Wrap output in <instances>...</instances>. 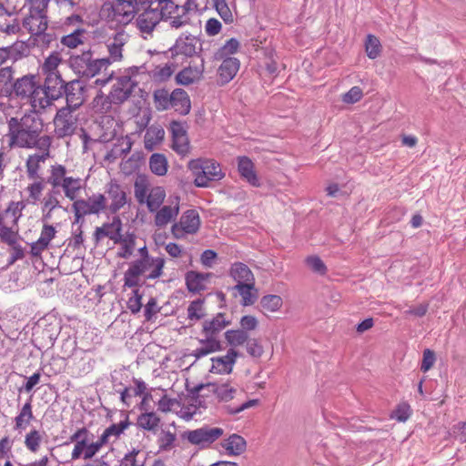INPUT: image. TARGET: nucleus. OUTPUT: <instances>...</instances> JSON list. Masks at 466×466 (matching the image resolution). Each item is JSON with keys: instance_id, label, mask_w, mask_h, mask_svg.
<instances>
[{"instance_id": "1", "label": "nucleus", "mask_w": 466, "mask_h": 466, "mask_svg": "<svg viewBox=\"0 0 466 466\" xmlns=\"http://www.w3.org/2000/svg\"><path fill=\"white\" fill-rule=\"evenodd\" d=\"M41 111L32 110L21 117L14 116L7 121V133L9 147L32 149L42 146L44 139L52 143L53 138L43 135L44 120L38 115Z\"/></svg>"}, {"instance_id": "2", "label": "nucleus", "mask_w": 466, "mask_h": 466, "mask_svg": "<svg viewBox=\"0 0 466 466\" xmlns=\"http://www.w3.org/2000/svg\"><path fill=\"white\" fill-rule=\"evenodd\" d=\"M139 258L132 261L124 273V287L137 288L142 282L154 280L163 275L166 261L161 257H153L146 246L138 249Z\"/></svg>"}, {"instance_id": "3", "label": "nucleus", "mask_w": 466, "mask_h": 466, "mask_svg": "<svg viewBox=\"0 0 466 466\" xmlns=\"http://www.w3.org/2000/svg\"><path fill=\"white\" fill-rule=\"evenodd\" d=\"M15 95L21 100H26L33 110L43 111L49 107L56 97L49 95V88L42 86L36 76H24L13 85Z\"/></svg>"}, {"instance_id": "4", "label": "nucleus", "mask_w": 466, "mask_h": 466, "mask_svg": "<svg viewBox=\"0 0 466 466\" xmlns=\"http://www.w3.org/2000/svg\"><path fill=\"white\" fill-rule=\"evenodd\" d=\"M47 182L54 189L62 188L64 196L73 203L78 198L84 188L82 178L67 176V169L62 164L50 166Z\"/></svg>"}, {"instance_id": "5", "label": "nucleus", "mask_w": 466, "mask_h": 466, "mask_svg": "<svg viewBox=\"0 0 466 466\" xmlns=\"http://www.w3.org/2000/svg\"><path fill=\"white\" fill-rule=\"evenodd\" d=\"M198 187H208L211 181H218L225 177L220 164L212 158L191 159L187 164Z\"/></svg>"}, {"instance_id": "6", "label": "nucleus", "mask_w": 466, "mask_h": 466, "mask_svg": "<svg viewBox=\"0 0 466 466\" xmlns=\"http://www.w3.org/2000/svg\"><path fill=\"white\" fill-rule=\"evenodd\" d=\"M25 205L22 202L10 201L5 209L0 208V240L5 244H14L19 237L18 221L23 215Z\"/></svg>"}, {"instance_id": "7", "label": "nucleus", "mask_w": 466, "mask_h": 466, "mask_svg": "<svg viewBox=\"0 0 466 466\" xmlns=\"http://www.w3.org/2000/svg\"><path fill=\"white\" fill-rule=\"evenodd\" d=\"M134 195L139 204H146L150 213L164 205L167 197L164 187L151 186L146 177H138L136 179Z\"/></svg>"}, {"instance_id": "8", "label": "nucleus", "mask_w": 466, "mask_h": 466, "mask_svg": "<svg viewBox=\"0 0 466 466\" xmlns=\"http://www.w3.org/2000/svg\"><path fill=\"white\" fill-rule=\"evenodd\" d=\"M93 434L86 428L77 429L70 437V441L75 442L71 452L72 460H91L102 449L99 438L96 441H91Z\"/></svg>"}, {"instance_id": "9", "label": "nucleus", "mask_w": 466, "mask_h": 466, "mask_svg": "<svg viewBox=\"0 0 466 466\" xmlns=\"http://www.w3.org/2000/svg\"><path fill=\"white\" fill-rule=\"evenodd\" d=\"M52 143L44 139L42 146L36 147L39 152L29 154L25 159V167L28 179H44L42 177L43 165L51 157Z\"/></svg>"}, {"instance_id": "10", "label": "nucleus", "mask_w": 466, "mask_h": 466, "mask_svg": "<svg viewBox=\"0 0 466 466\" xmlns=\"http://www.w3.org/2000/svg\"><path fill=\"white\" fill-rule=\"evenodd\" d=\"M72 210L76 221L88 215H98L102 212H106L105 195L96 193L86 199L77 198L72 204Z\"/></svg>"}, {"instance_id": "11", "label": "nucleus", "mask_w": 466, "mask_h": 466, "mask_svg": "<svg viewBox=\"0 0 466 466\" xmlns=\"http://www.w3.org/2000/svg\"><path fill=\"white\" fill-rule=\"evenodd\" d=\"M201 226V219L198 210L187 209L184 211L179 220L171 226V234L177 239H182L187 235L196 234Z\"/></svg>"}, {"instance_id": "12", "label": "nucleus", "mask_w": 466, "mask_h": 466, "mask_svg": "<svg viewBox=\"0 0 466 466\" xmlns=\"http://www.w3.org/2000/svg\"><path fill=\"white\" fill-rule=\"evenodd\" d=\"M64 60L61 53L57 51L51 52L44 60L40 66L42 74L45 76V86L50 89L57 85L63 86L64 80L59 71V66Z\"/></svg>"}, {"instance_id": "13", "label": "nucleus", "mask_w": 466, "mask_h": 466, "mask_svg": "<svg viewBox=\"0 0 466 466\" xmlns=\"http://www.w3.org/2000/svg\"><path fill=\"white\" fill-rule=\"evenodd\" d=\"M42 222H53L60 218V214H66L67 209L61 205L60 193L56 190H49L40 202Z\"/></svg>"}, {"instance_id": "14", "label": "nucleus", "mask_w": 466, "mask_h": 466, "mask_svg": "<svg viewBox=\"0 0 466 466\" xmlns=\"http://www.w3.org/2000/svg\"><path fill=\"white\" fill-rule=\"evenodd\" d=\"M180 211V197L170 196L166 202L154 210V225L157 228H165L168 224L177 222L176 219Z\"/></svg>"}, {"instance_id": "15", "label": "nucleus", "mask_w": 466, "mask_h": 466, "mask_svg": "<svg viewBox=\"0 0 466 466\" xmlns=\"http://www.w3.org/2000/svg\"><path fill=\"white\" fill-rule=\"evenodd\" d=\"M76 109L64 106L57 110L54 117L55 132L58 137L72 136L77 128Z\"/></svg>"}, {"instance_id": "16", "label": "nucleus", "mask_w": 466, "mask_h": 466, "mask_svg": "<svg viewBox=\"0 0 466 466\" xmlns=\"http://www.w3.org/2000/svg\"><path fill=\"white\" fill-rule=\"evenodd\" d=\"M106 211L116 214L127 203V194L121 185L111 180L105 190Z\"/></svg>"}, {"instance_id": "17", "label": "nucleus", "mask_w": 466, "mask_h": 466, "mask_svg": "<svg viewBox=\"0 0 466 466\" xmlns=\"http://www.w3.org/2000/svg\"><path fill=\"white\" fill-rule=\"evenodd\" d=\"M157 9L163 17V20L169 21L172 28H180L183 26L184 9L180 7L177 0H157Z\"/></svg>"}, {"instance_id": "18", "label": "nucleus", "mask_w": 466, "mask_h": 466, "mask_svg": "<svg viewBox=\"0 0 466 466\" xmlns=\"http://www.w3.org/2000/svg\"><path fill=\"white\" fill-rule=\"evenodd\" d=\"M57 229L51 222H43L39 238L30 244V254L33 258H41L44 251L51 247L52 240L56 237Z\"/></svg>"}, {"instance_id": "19", "label": "nucleus", "mask_w": 466, "mask_h": 466, "mask_svg": "<svg viewBox=\"0 0 466 466\" xmlns=\"http://www.w3.org/2000/svg\"><path fill=\"white\" fill-rule=\"evenodd\" d=\"M136 86L137 82L130 76L118 77L109 93L110 100L116 105L124 103L131 96Z\"/></svg>"}, {"instance_id": "20", "label": "nucleus", "mask_w": 466, "mask_h": 466, "mask_svg": "<svg viewBox=\"0 0 466 466\" xmlns=\"http://www.w3.org/2000/svg\"><path fill=\"white\" fill-rule=\"evenodd\" d=\"M47 10H34L29 8V14L23 20V26L32 35H39L47 28Z\"/></svg>"}, {"instance_id": "21", "label": "nucleus", "mask_w": 466, "mask_h": 466, "mask_svg": "<svg viewBox=\"0 0 466 466\" xmlns=\"http://www.w3.org/2000/svg\"><path fill=\"white\" fill-rule=\"evenodd\" d=\"M238 357V352L231 348L225 355L211 358L209 372L214 374H230Z\"/></svg>"}, {"instance_id": "22", "label": "nucleus", "mask_w": 466, "mask_h": 466, "mask_svg": "<svg viewBox=\"0 0 466 466\" xmlns=\"http://www.w3.org/2000/svg\"><path fill=\"white\" fill-rule=\"evenodd\" d=\"M186 434L187 439L190 443L206 446L220 438L223 435V430L221 428L203 427L194 431H189Z\"/></svg>"}, {"instance_id": "23", "label": "nucleus", "mask_w": 466, "mask_h": 466, "mask_svg": "<svg viewBox=\"0 0 466 466\" xmlns=\"http://www.w3.org/2000/svg\"><path fill=\"white\" fill-rule=\"evenodd\" d=\"M170 131L172 135V149L180 156H187L189 153L190 146L183 124L177 121L171 122Z\"/></svg>"}, {"instance_id": "24", "label": "nucleus", "mask_w": 466, "mask_h": 466, "mask_svg": "<svg viewBox=\"0 0 466 466\" xmlns=\"http://www.w3.org/2000/svg\"><path fill=\"white\" fill-rule=\"evenodd\" d=\"M66 107L79 108L86 100L85 86L79 80H73L64 85Z\"/></svg>"}, {"instance_id": "25", "label": "nucleus", "mask_w": 466, "mask_h": 466, "mask_svg": "<svg viewBox=\"0 0 466 466\" xmlns=\"http://www.w3.org/2000/svg\"><path fill=\"white\" fill-rule=\"evenodd\" d=\"M240 67V62L236 57L222 58L218 68L217 84L223 86L234 79Z\"/></svg>"}, {"instance_id": "26", "label": "nucleus", "mask_w": 466, "mask_h": 466, "mask_svg": "<svg viewBox=\"0 0 466 466\" xmlns=\"http://www.w3.org/2000/svg\"><path fill=\"white\" fill-rule=\"evenodd\" d=\"M137 12V0H116L113 5L114 17L119 23H129Z\"/></svg>"}, {"instance_id": "27", "label": "nucleus", "mask_w": 466, "mask_h": 466, "mask_svg": "<svg viewBox=\"0 0 466 466\" xmlns=\"http://www.w3.org/2000/svg\"><path fill=\"white\" fill-rule=\"evenodd\" d=\"M205 71V61L200 58L198 64L189 65L176 76V81L179 85L187 86L201 79Z\"/></svg>"}, {"instance_id": "28", "label": "nucleus", "mask_w": 466, "mask_h": 466, "mask_svg": "<svg viewBox=\"0 0 466 466\" xmlns=\"http://www.w3.org/2000/svg\"><path fill=\"white\" fill-rule=\"evenodd\" d=\"M127 41V35L124 31L116 33L113 37L107 40L106 47L109 56L105 59H107L110 65L123 59V47Z\"/></svg>"}, {"instance_id": "29", "label": "nucleus", "mask_w": 466, "mask_h": 466, "mask_svg": "<svg viewBox=\"0 0 466 466\" xmlns=\"http://www.w3.org/2000/svg\"><path fill=\"white\" fill-rule=\"evenodd\" d=\"M121 230V219L118 217H115L111 223L104 224L102 227L96 228L94 233L95 241L98 243L104 238H108L114 243H117V240H120Z\"/></svg>"}, {"instance_id": "30", "label": "nucleus", "mask_w": 466, "mask_h": 466, "mask_svg": "<svg viewBox=\"0 0 466 466\" xmlns=\"http://www.w3.org/2000/svg\"><path fill=\"white\" fill-rule=\"evenodd\" d=\"M237 162L240 177L252 187H259V178L256 173L255 165L252 160L246 156H242L237 158Z\"/></svg>"}, {"instance_id": "31", "label": "nucleus", "mask_w": 466, "mask_h": 466, "mask_svg": "<svg viewBox=\"0 0 466 466\" xmlns=\"http://www.w3.org/2000/svg\"><path fill=\"white\" fill-rule=\"evenodd\" d=\"M32 182L28 183L25 188V198L20 200L25 205H37L43 198V194L46 188V182L44 179H31Z\"/></svg>"}, {"instance_id": "32", "label": "nucleus", "mask_w": 466, "mask_h": 466, "mask_svg": "<svg viewBox=\"0 0 466 466\" xmlns=\"http://www.w3.org/2000/svg\"><path fill=\"white\" fill-rule=\"evenodd\" d=\"M210 386L212 387V392L220 401L228 402L233 400L238 392L237 383L231 380L212 383Z\"/></svg>"}, {"instance_id": "33", "label": "nucleus", "mask_w": 466, "mask_h": 466, "mask_svg": "<svg viewBox=\"0 0 466 466\" xmlns=\"http://www.w3.org/2000/svg\"><path fill=\"white\" fill-rule=\"evenodd\" d=\"M160 20H163V17L157 7H148L138 15L137 24L140 31L151 33Z\"/></svg>"}, {"instance_id": "34", "label": "nucleus", "mask_w": 466, "mask_h": 466, "mask_svg": "<svg viewBox=\"0 0 466 466\" xmlns=\"http://www.w3.org/2000/svg\"><path fill=\"white\" fill-rule=\"evenodd\" d=\"M197 40L194 37H180L170 49L171 56L192 57L197 54Z\"/></svg>"}, {"instance_id": "35", "label": "nucleus", "mask_w": 466, "mask_h": 466, "mask_svg": "<svg viewBox=\"0 0 466 466\" xmlns=\"http://www.w3.org/2000/svg\"><path fill=\"white\" fill-rule=\"evenodd\" d=\"M129 425L130 422L128 417H127L125 420H122L119 423H114L107 427L98 437L102 446L104 447L117 441Z\"/></svg>"}, {"instance_id": "36", "label": "nucleus", "mask_w": 466, "mask_h": 466, "mask_svg": "<svg viewBox=\"0 0 466 466\" xmlns=\"http://www.w3.org/2000/svg\"><path fill=\"white\" fill-rule=\"evenodd\" d=\"M230 324L227 319L226 314L218 313L213 319L205 320L202 325V333L204 336L218 338V335Z\"/></svg>"}, {"instance_id": "37", "label": "nucleus", "mask_w": 466, "mask_h": 466, "mask_svg": "<svg viewBox=\"0 0 466 466\" xmlns=\"http://www.w3.org/2000/svg\"><path fill=\"white\" fill-rule=\"evenodd\" d=\"M229 276L237 284H245L247 282H255V277L250 268L242 262H235L231 265L228 272Z\"/></svg>"}, {"instance_id": "38", "label": "nucleus", "mask_w": 466, "mask_h": 466, "mask_svg": "<svg viewBox=\"0 0 466 466\" xmlns=\"http://www.w3.org/2000/svg\"><path fill=\"white\" fill-rule=\"evenodd\" d=\"M222 344L216 337L205 336V339H199V346L194 350V356L197 359L205 357L208 354L221 350Z\"/></svg>"}, {"instance_id": "39", "label": "nucleus", "mask_w": 466, "mask_h": 466, "mask_svg": "<svg viewBox=\"0 0 466 466\" xmlns=\"http://www.w3.org/2000/svg\"><path fill=\"white\" fill-rule=\"evenodd\" d=\"M175 111L180 115H187L190 111V99L187 93L181 89L177 88L171 93V106Z\"/></svg>"}, {"instance_id": "40", "label": "nucleus", "mask_w": 466, "mask_h": 466, "mask_svg": "<svg viewBox=\"0 0 466 466\" xmlns=\"http://www.w3.org/2000/svg\"><path fill=\"white\" fill-rule=\"evenodd\" d=\"M210 276V273L188 271L185 277L187 289L193 293H198L206 289V282Z\"/></svg>"}, {"instance_id": "41", "label": "nucleus", "mask_w": 466, "mask_h": 466, "mask_svg": "<svg viewBox=\"0 0 466 466\" xmlns=\"http://www.w3.org/2000/svg\"><path fill=\"white\" fill-rule=\"evenodd\" d=\"M165 137V130L160 126H150L147 128L144 136L145 148L148 151L154 150L162 143Z\"/></svg>"}, {"instance_id": "42", "label": "nucleus", "mask_w": 466, "mask_h": 466, "mask_svg": "<svg viewBox=\"0 0 466 466\" xmlns=\"http://www.w3.org/2000/svg\"><path fill=\"white\" fill-rule=\"evenodd\" d=\"M92 56L90 50L84 51L80 55L72 56L69 58L70 67L76 75L85 77Z\"/></svg>"}, {"instance_id": "43", "label": "nucleus", "mask_w": 466, "mask_h": 466, "mask_svg": "<svg viewBox=\"0 0 466 466\" xmlns=\"http://www.w3.org/2000/svg\"><path fill=\"white\" fill-rule=\"evenodd\" d=\"M222 447L228 455H240L246 451L247 442L243 437L232 434L222 442Z\"/></svg>"}, {"instance_id": "44", "label": "nucleus", "mask_w": 466, "mask_h": 466, "mask_svg": "<svg viewBox=\"0 0 466 466\" xmlns=\"http://www.w3.org/2000/svg\"><path fill=\"white\" fill-rule=\"evenodd\" d=\"M160 422V417L154 411L141 412L137 419L138 428L151 432L158 430Z\"/></svg>"}, {"instance_id": "45", "label": "nucleus", "mask_w": 466, "mask_h": 466, "mask_svg": "<svg viewBox=\"0 0 466 466\" xmlns=\"http://www.w3.org/2000/svg\"><path fill=\"white\" fill-rule=\"evenodd\" d=\"M35 419L31 400H27L15 418V430L24 431Z\"/></svg>"}, {"instance_id": "46", "label": "nucleus", "mask_w": 466, "mask_h": 466, "mask_svg": "<svg viewBox=\"0 0 466 466\" xmlns=\"http://www.w3.org/2000/svg\"><path fill=\"white\" fill-rule=\"evenodd\" d=\"M235 289L241 297L243 306L253 305L258 299V289L255 288V282H247L245 284H236Z\"/></svg>"}, {"instance_id": "47", "label": "nucleus", "mask_w": 466, "mask_h": 466, "mask_svg": "<svg viewBox=\"0 0 466 466\" xmlns=\"http://www.w3.org/2000/svg\"><path fill=\"white\" fill-rule=\"evenodd\" d=\"M259 305L263 314L275 313L282 308L283 300L279 295L269 294L261 298Z\"/></svg>"}, {"instance_id": "48", "label": "nucleus", "mask_w": 466, "mask_h": 466, "mask_svg": "<svg viewBox=\"0 0 466 466\" xmlns=\"http://www.w3.org/2000/svg\"><path fill=\"white\" fill-rule=\"evenodd\" d=\"M149 168L151 172L158 177H163L167 173L168 162L165 155L154 153L149 157Z\"/></svg>"}, {"instance_id": "49", "label": "nucleus", "mask_w": 466, "mask_h": 466, "mask_svg": "<svg viewBox=\"0 0 466 466\" xmlns=\"http://www.w3.org/2000/svg\"><path fill=\"white\" fill-rule=\"evenodd\" d=\"M43 438L44 433L40 432L38 430L33 429L25 436V447L31 453H38L41 449Z\"/></svg>"}, {"instance_id": "50", "label": "nucleus", "mask_w": 466, "mask_h": 466, "mask_svg": "<svg viewBox=\"0 0 466 466\" xmlns=\"http://www.w3.org/2000/svg\"><path fill=\"white\" fill-rule=\"evenodd\" d=\"M86 31L84 28H77L74 32L64 35L61 38V44L68 48H76L82 45L85 40Z\"/></svg>"}, {"instance_id": "51", "label": "nucleus", "mask_w": 466, "mask_h": 466, "mask_svg": "<svg viewBox=\"0 0 466 466\" xmlns=\"http://www.w3.org/2000/svg\"><path fill=\"white\" fill-rule=\"evenodd\" d=\"M116 244L120 245L117 251V257L127 259L133 254L136 246V240L132 236L123 237L121 234L120 240H117Z\"/></svg>"}, {"instance_id": "52", "label": "nucleus", "mask_w": 466, "mask_h": 466, "mask_svg": "<svg viewBox=\"0 0 466 466\" xmlns=\"http://www.w3.org/2000/svg\"><path fill=\"white\" fill-rule=\"evenodd\" d=\"M112 104L114 103L110 100V95L105 96L99 92L92 100L91 107L96 114H105L110 110Z\"/></svg>"}, {"instance_id": "53", "label": "nucleus", "mask_w": 466, "mask_h": 466, "mask_svg": "<svg viewBox=\"0 0 466 466\" xmlns=\"http://www.w3.org/2000/svg\"><path fill=\"white\" fill-rule=\"evenodd\" d=\"M227 342L232 347H238L247 343L248 335L243 329H229L225 332Z\"/></svg>"}, {"instance_id": "54", "label": "nucleus", "mask_w": 466, "mask_h": 466, "mask_svg": "<svg viewBox=\"0 0 466 466\" xmlns=\"http://www.w3.org/2000/svg\"><path fill=\"white\" fill-rule=\"evenodd\" d=\"M365 51L369 58L376 59L381 53L380 39L374 35H368L365 40Z\"/></svg>"}, {"instance_id": "55", "label": "nucleus", "mask_w": 466, "mask_h": 466, "mask_svg": "<svg viewBox=\"0 0 466 466\" xmlns=\"http://www.w3.org/2000/svg\"><path fill=\"white\" fill-rule=\"evenodd\" d=\"M175 67L171 64H165L157 66L151 70V76L155 81L164 82L167 81L174 73Z\"/></svg>"}, {"instance_id": "56", "label": "nucleus", "mask_w": 466, "mask_h": 466, "mask_svg": "<svg viewBox=\"0 0 466 466\" xmlns=\"http://www.w3.org/2000/svg\"><path fill=\"white\" fill-rule=\"evenodd\" d=\"M238 48L239 42L236 38H230L216 53V59L231 57L230 56L236 54Z\"/></svg>"}, {"instance_id": "57", "label": "nucleus", "mask_w": 466, "mask_h": 466, "mask_svg": "<svg viewBox=\"0 0 466 466\" xmlns=\"http://www.w3.org/2000/svg\"><path fill=\"white\" fill-rule=\"evenodd\" d=\"M110 66L109 61L105 58L93 59L90 60L87 71L85 75V77H94L98 75L102 70H106Z\"/></svg>"}, {"instance_id": "58", "label": "nucleus", "mask_w": 466, "mask_h": 466, "mask_svg": "<svg viewBox=\"0 0 466 466\" xmlns=\"http://www.w3.org/2000/svg\"><path fill=\"white\" fill-rule=\"evenodd\" d=\"M154 103L157 110H166L171 106V94L165 89L156 90L154 93Z\"/></svg>"}, {"instance_id": "59", "label": "nucleus", "mask_w": 466, "mask_h": 466, "mask_svg": "<svg viewBox=\"0 0 466 466\" xmlns=\"http://www.w3.org/2000/svg\"><path fill=\"white\" fill-rule=\"evenodd\" d=\"M206 315L204 300L192 301L187 308V317L190 320H199Z\"/></svg>"}, {"instance_id": "60", "label": "nucleus", "mask_w": 466, "mask_h": 466, "mask_svg": "<svg viewBox=\"0 0 466 466\" xmlns=\"http://www.w3.org/2000/svg\"><path fill=\"white\" fill-rule=\"evenodd\" d=\"M215 8L220 17L226 24H231L234 21L233 14L228 7L226 0H214Z\"/></svg>"}, {"instance_id": "61", "label": "nucleus", "mask_w": 466, "mask_h": 466, "mask_svg": "<svg viewBox=\"0 0 466 466\" xmlns=\"http://www.w3.org/2000/svg\"><path fill=\"white\" fill-rule=\"evenodd\" d=\"M145 458L140 455V451L133 450L128 454H126L123 461V466H144Z\"/></svg>"}, {"instance_id": "62", "label": "nucleus", "mask_w": 466, "mask_h": 466, "mask_svg": "<svg viewBox=\"0 0 466 466\" xmlns=\"http://www.w3.org/2000/svg\"><path fill=\"white\" fill-rule=\"evenodd\" d=\"M411 415L410 406L408 403H400L390 415L391 419H395L400 422L406 421Z\"/></svg>"}, {"instance_id": "63", "label": "nucleus", "mask_w": 466, "mask_h": 466, "mask_svg": "<svg viewBox=\"0 0 466 466\" xmlns=\"http://www.w3.org/2000/svg\"><path fill=\"white\" fill-rule=\"evenodd\" d=\"M363 97V91L360 86H352L348 92L342 95L341 100L348 105L355 104Z\"/></svg>"}, {"instance_id": "64", "label": "nucleus", "mask_w": 466, "mask_h": 466, "mask_svg": "<svg viewBox=\"0 0 466 466\" xmlns=\"http://www.w3.org/2000/svg\"><path fill=\"white\" fill-rule=\"evenodd\" d=\"M305 262L312 271L324 275L327 272V267L319 256H309L306 258Z\"/></svg>"}]
</instances>
